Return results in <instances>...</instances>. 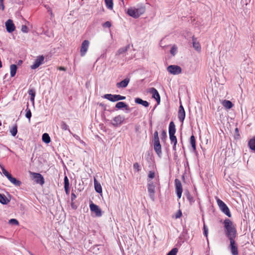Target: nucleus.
I'll use <instances>...</instances> for the list:
<instances>
[{
  "label": "nucleus",
  "instance_id": "40",
  "mask_svg": "<svg viewBox=\"0 0 255 255\" xmlns=\"http://www.w3.org/2000/svg\"><path fill=\"white\" fill-rule=\"evenodd\" d=\"M177 48L175 45H173V46H172V47L170 50V52L171 54L173 56H175V55L177 53Z\"/></svg>",
  "mask_w": 255,
  "mask_h": 255
},
{
  "label": "nucleus",
  "instance_id": "5",
  "mask_svg": "<svg viewBox=\"0 0 255 255\" xmlns=\"http://www.w3.org/2000/svg\"><path fill=\"white\" fill-rule=\"evenodd\" d=\"M147 191L149 194V196L150 199L154 201L155 199V184L150 180L148 181L147 184Z\"/></svg>",
  "mask_w": 255,
  "mask_h": 255
},
{
  "label": "nucleus",
  "instance_id": "24",
  "mask_svg": "<svg viewBox=\"0 0 255 255\" xmlns=\"http://www.w3.org/2000/svg\"><path fill=\"white\" fill-rule=\"evenodd\" d=\"M176 132L175 125L173 121L170 122L169 125V135L175 134Z\"/></svg>",
  "mask_w": 255,
  "mask_h": 255
},
{
  "label": "nucleus",
  "instance_id": "14",
  "mask_svg": "<svg viewBox=\"0 0 255 255\" xmlns=\"http://www.w3.org/2000/svg\"><path fill=\"white\" fill-rule=\"evenodd\" d=\"M44 59V57L43 55L37 57L33 64L32 65H31V69H35L37 68H38L40 65H41L43 63Z\"/></svg>",
  "mask_w": 255,
  "mask_h": 255
},
{
  "label": "nucleus",
  "instance_id": "34",
  "mask_svg": "<svg viewBox=\"0 0 255 255\" xmlns=\"http://www.w3.org/2000/svg\"><path fill=\"white\" fill-rule=\"evenodd\" d=\"M105 2L107 7L109 9H112L113 8V0H105Z\"/></svg>",
  "mask_w": 255,
  "mask_h": 255
},
{
  "label": "nucleus",
  "instance_id": "51",
  "mask_svg": "<svg viewBox=\"0 0 255 255\" xmlns=\"http://www.w3.org/2000/svg\"><path fill=\"white\" fill-rule=\"evenodd\" d=\"M3 0H0V9H2V10H4V9Z\"/></svg>",
  "mask_w": 255,
  "mask_h": 255
},
{
  "label": "nucleus",
  "instance_id": "29",
  "mask_svg": "<svg viewBox=\"0 0 255 255\" xmlns=\"http://www.w3.org/2000/svg\"><path fill=\"white\" fill-rule=\"evenodd\" d=\"M248 145L250 149L255 152V136L249 141Z\"/></svg>",
  "mask_w": 255,
  "mask_h": 255
},
{
  "label": "nucleus",
  "instance_id": "52",
  "mask_svg": "<svg viewBox=\"0 0 255 255\" xmlns=\"http://www.w3.org/2000/svg\"><path fill=\"white\" fill-rule=\"evenodd\" d=\"M71 198V201H73L76 198V195L73 192H72Z\"/></svg>",
  "mask_w": 255,
  "mask_h": 255
},
{
  "label": "nucleus",
  "instance_id": "59",
  "mask_svg": "<svg viewBox=\"0 0 255 255\" xmlns=\"http://www.w3.org/2000/svg\"><path fill=\"white\" fill-rule=\"evenodd\" d=\"M173 147H172L173 150L174 151H176V144H177V143H173Z\"/></svg>",
  "mask_w": 255,
  "mask_h": 255
},
{
  "label": "nucleus",
  "instance_id": "32",
  "mask_svg": "<svg viewBox=\"0 0 255 255\" xmlns=\"http://www.w3.org/2000/svg\"><path fill=\"white\" fill-rule=\"evenodd\" d=\"M224 107L228 109L232 108L233 106V103L228 100H224L223 102Z\"/></svg>",
  "mask_w": 255,
  "mask_h": 255
},
{
  "label": "nucleus",
  "instance_id": "20",
  "mask_svg": "<svg viewBox=\"0 0 255 255\" xmlns=\"http://www.w3.org/2000/svg\"><path fill=\"white\" fill-rule=\"evenodd\" d=\"M192 41H193V46L194 49L198 52L201 51V47L200 43L197 41V38L194 37V36H192Z\"/></svg>",
  "mask_w": 255,
  "mask_h": 255
},
{
  "label": "nucleus",
  "instance_id": "11",
  "mask_svg": "<svg viewBox=\"0 0 255 255\" xmlns=\"http://www.w3.org/2000/svg\"><path fill=\"white\" fill-rule=\"evenodd\" d=\"M175 185L176 194L179 199L181 197L183 189L181 181L178 179H175Z\"/></svg>",
  "mask_w": 255,
  "mask_h": 255
},
{
  "label": "nucleus",
  "instance_id": "3",
  "mask_svg": "<svg viewBox=\"0 0 255 255\" xmlns=\"http://www.w3.org/2000/svg\"><path fill=\"white\" fill-rule=\"evenodd\" d=\"M153 141L154 150H155L157 154L160 156L162 153L161 146L159 142L158 133L157 131L156 130L154 132L153 134Z\"/></svg>",
  "mask_w": 255,
  "mask_h": 255
},
{
  "label": "nucleus",
  "instance_id": "21",
  "mask_svg": "<svg viewBox=\"0 0 255 255\" xmlns=\"http://www.w3.org/2000/svg\"><path fill=\"white\" fill-rule=\"evenodd\" d=\"M135 103L140 104L144 106V107H148L149 106V103L146 101H143L139 98H136L134 100Z\"/></svg>",
  "mask_w": 255,
  "mask_h": 255
},
{
  "label": "nucleus",
  "instance_id": "26",
  "mask_svg": "<svg viewBox=\"0 0 255 255\" xmlns=\"http://www.w3.org/2000/svg\"><path fill=\"white\" fill-rule=\"evenodd\" d=\"M190 142L193 149V152H195L196 151V140L193 134H192L190 137Z\"/></svg>",
  "mask_w": 255,
  "mask_h": 255
},
{
  "label": "nucleus",
  "instance_id": "38",
  "mask_svg": "<svg viewBox=\"0 0 255 255\" xmlns=\"http://www.w3.org/2000/svg\"><path fill=\"white\" fill-rule=\"evenodd\" d=\"M169 135V138H170V141H171V143L172 144V143H177V138L176 137V136L175 135V134H171V135Z\"/></svg>",
  "mask_w": 255,
  "mask_h": 255
},
{
  "label": "nucleus",
  "instance_id": "63",
  "mask_svg": "<svg viewBox=\"0 0 255 255\" xmlns=\"http://www.w3.org/2000/svg\"><path fill=\"white\" fill-rule=\"evenodd\" d=\"M29 254H30V255H34L33 253H32L31 252H30Z\"/></svg>",
  "mask_w": 255,
  "mask_h": 255
},
{
  "label": "nucleus",
  "instance_id": "6",
  "mask_svg": "<svg viewBox=\"0 0 255 255\" xmlns=\"http://www.w3.org/2000/svg\"><path fill=\"white\" fill-rule=\"evenodd\" d=\"M104 98L111 102H116L120 100H124L126 98L125 96H123L120 95H112L111 94H105L104 96Z\"/></svg>",
  "mask_w": 255,
  "mask_h": 255
},
{
  "label": "nucleus",
  "instance_id": "50",
  "mask_svg": "<svg viewBox=\"0 0 255 255\" xmlns=\"http://www.w3.org/2000/svg\"><path fill=\"white\" fill-rule=\"evenodd\" d=\"M182 216V212L180 210H179L175 214V218H179Z\"/></svg>",
  "mask_w": 255,
  "mask_h": 255
},
{
  "label": "nucleus",
  "instance_id": "10",
  "mask_svg": "<svg viewBox=\"0 0 255 255\" xmlns=\"http://www.w3.org/2000/svg\"><path fill=\"white\" fill-rule=\"evenodd\" d=\"M90 42L88 40H84L81 44L80 48V55L81 56H84L89 48Z\"/></svg>",
  "mask_w": 255,
  "mask_h": 255
},
{
  "label": "nucleus",
  "instance_id": "44",
  "mask_svg": "<svg viewBox=\"0 0 255 255\" xmlns=\"http://www.w3.org/2000/svg\"><path fill=\"white\" fill-rule=\"evenodd\" d=\"M240 137L239 130L238 128H236L235 129V135L234 138L236 139H239Z\"/></svg>",
  "mask_w": 255,
  "mask_h": 255
},
{
  "label": "nucleus",
  "instance_id": "1",
  "mask_svg": "<svg viewBox=\"0 0 255 255\" xmlns=\"http://www.w3.org/2000/svg\"><path fill=\"white\" fill-rule=\"evenodd\" d=\"M224 233L229 240L235 239L237 236L236 225L229 219L226 218L223 222Z\"/></svg>",
  "mask_w": 255,
  "mask_h": 255
},
{
  "label": "nucleus",
  "instance_id": "16",
  "mask_svg": "<svg viewBox=\"0 0 255 255\" xmlns=\"http://www.w3.org/2000/svg\"><path fill=\"white\" fill-rule=\"evenodd\" d=\"M5 26L6 31L9 33H11L14 31L15 29V25L11 19H8L5 22Z\"/></svg>",
  "mask_w": 255,
  "mask_h": 255
},
{
  "label": "nucleus",
  "instance_id": "7",
  "mask_svg": "<svg viewBox=\"0 0 255 255\" xmlns=\"http://www.w3.org/2000/svg\"><path fill=\"white\" fill-rule=\"evenodd\" d=\"M167 70L173 75H178L181 73L182 71L181 68L180 66L175 65L168 66L167 68Z\"/></svg>",
  "mask_w": 255,
  "mask_h": 255
},
{
  "label": "nucleus",
  "instance_id": "54",
  "mask_svg": "<svg viewBox=\"0 0 255 255\" xmlns=\"http://www.w3.org/2000/svg\"><path fill=\"white\" fill-rule=\"evenodd\" d=\"M47 11L49 13V14L51 15V16H53V14L52 12V9L50 7H47Z\"/></svg>",
  "mask_w": 255,
  "mask_h": 255
},
{
  "label": "nucleus",
  "instance_id": "57",
  "mask_svg": "<svg viewBox=\"0 0 255 255\" xmlns=\"http://www.w3.org/2000/svg\"><path fill=\"white\" fill-rule=\"evenodd\" d=\"M34 99L35 97H30V100L33 105H34Z\"/></svg>",
  "mask_w": 255,
  "mask_h": 255
},
{
  "label": "nucleus",
  "instance_id": "13",
  "mask_svg": "<svg viewBox=\"0 0 255 255\" xmlns=\"http://www.w3.org/2000/svg\"><path fill=\"white\" fill-rule=\"evenodd\" d=\"M31 174L32 175L33 178L34 179L35 182L36 183L39 184L41 185L44 184V179L41 174L35 172H31Z\"/></svg>",
  "mask_w": 255,
  "mask_h": 255
},
{
  "label": "nucleus",
  "instance_id": "41",
  "mask_svg": "<svg viewBox=\"0 0 255 255\" xmlns=\"http://www.w3.org/2000/svg\"><path fill=\"white\" fill-rule=\"evenodd\" d=\"M178 252V249L176 248L172 249L166 255H176Z\"/></svg>",
  "mask_w": 255,
  "mask_h": 255
},
{
  "label": "nucleus",
  "instance_id": "30",
  "mask_svg": "<svg viewBox=\"0 0 255 255\" xmlns=\"http://www.w3.org/2000/svg\"><path fill=\"white\" fill-rule=\"evenodd\" d=\"M60 128L63 130H68L69 133H71V130L69 128V126L64 121H61L60 123Z\"/></svg>",
  "mask_w": 255,
  "mask_h": 255
},
{
  "label": "nucleus",
  "instance_id": "28",
  "mask_svg": "<svg viewBox=\"0 0 255 255\" xmlns=\"http://www.w3.org/2000/svg\"><path fill=\"white\" fill-rule=\"evenodd\" d=\"M17 67L15 64H11L10 66V76L11 77H14L16 73Z\"/></svg>",
  "mask_w": 255,
  "mask_h": 255
},
{
  "label": "nucleus",
  "instance_id": "27",
  "mask_svg": "<svg viewBox=\"0 0 255 255\" xmlns=\"http://www.w3.org/2000/svg\"><path fill=\"white\" fill-rule=\"evenodd\" d=\"M9 200L3 194H0V203L3 205H6L9 202Z\"/></svg>",
  "mask_w": 255,
  "mask_h": 255
},
{
  "label": "nucleus",
  "instance_id": "64",
  "mask_svg": "<svg viewBox=\"0 0 255 255\" xmlns=\"http://www.w3.org/2000/svg\"><path fill=\"white\" fill-rule=\"evenodd\" d=\"M22 62V60H19V63H21Z\"/></svg>",
  "mask_w": 255,
  "mask_h": 255
},
{
  "label": "nucleus",
  "instance_id": "8",
  "mask_svg": "<svg viewBox=\"0 0 255 255\" xmlns=\"http://www.w3.org/2000/svg\"><path fill=\"white\" fill-rule=\"evenodd\" d=\"M90 208L91 212L95 213L96 217H100L102 216V212L100 208L92 202L90 204Z\"/></svg>",
  "mask_w": 255,
  "mask_h": 255
},
{
  "label": "nucleus",
  "instance_id": "23",
  "mask_svg": "<svg viewBox=\"0 0 255 255\" xmlns=\"http://www.w3.org/2000/svg\"><path fill=\"white\" fill-rule=\"evenodd\" d=\"M7 179L11 183L13 184L16 186H20L21 184V182L20 180H18L15 178L13 177L11 175Z\"/></svg>",
  "mask_w": 255,
  "mask_h": 255
},
{
  "label": "nucleus",
  "instance_id": "12",
  "mask_svg": "<svg viewBox=\"0 0 255 255\" xmlns=\"http://www.w3.org/2000/svg\"><path fill=\"white\" fill-rule=\"evenodd\" d=\"M125 121V117L124 116L118 115L114 118L112 125L115 127H118L121 125Z\"/></svg>",
  "mask_w": 255,
  "mask_h": 255
},
{
  "label": "nucleus",
  "instance_id": "22",
  "mask_svg": "<svg viewBox=\"0 0 255 255\" xmlns=\"http://www.w3.org/2000/svg\"><path fill=\"white\" fill-rule=\"evenodd\" d=\"M94 183L96 192L98 193H101L102 192V188L100 183L95 178H94Z\"/></svg>",
  "mask_w": 255,
  "mask_h": 255
},
{
  "label": "nucleus",
  "instance_id": "60",
  "mask_svg": "<svg viewBox=\"0 0 255 255\" xmlns=\"http://www.w3.org/2000/svg\"><path fill=\"white\" fill-rule=\"evenodd\" d=\"M208 231H205L204 232V236L206 237L207 239H208Z\"/></svg>",
  "mask_w": 255,
  "mask_h": 255
},
{
  "label": "nucleus",
  "instance_id": "15",
  "mask_svg": "<svg viewBox=\"0 0 255 255\" xmlns=\"http://www.w3.org/2000/svg\"><path fill=\"white\" fill-rule=\"evenodd\" d=\"M149 92L152 94V97L156 101L157 103L159 104L160 102V97L157 90L154 88H151L149 90Z\"/></svg>",
  "mask_w": 255,
  "mask_h": 255
},
{
  "label": "nucleus",
  "instance_id": "25",
  "mask_svg": "<svg viewBox=\"0 0 255 255\" xmlns=\"http://www.w3.org/2000/svg\"><path fill=\"white\" fill-rule=\"evenodd\" d=\"M184 195H185L187 199L189 202V203L190 205H192L194 202L195 200L194 199L193 197L191 196L190 192L188 191H185L184 192Z\"/></svg>",
  "mask_w": 255,
  "mask_h": 255
},
{
  "label": "nucleus",
  "instance_id": "36",
  "mask_svg": "<svg viewBox=\"0 0 255 255\" xmlns=\"http://www.w3.org/2000/svg\"><path fill=\"white\" fill-rule=\"evenodd\" d=\"M10 132L13 136H15L16 135L17 133V127L16 125L12 127V128L10 130Z\"/></svg>",
  "mask_w": 255,
  "mask_h": 255
},
{
  "label": "nucleus",
  "instance_id": "17",
  "mask_svg": "<svg viewBox=\"0 0 255 255\" xmlns=\"http://www.w3.org/2000/svg\"><path fill=\"white\" fill-rule=\"evenodd\" d=\"M185 118V112L183 107L180 105L178 112V118L179 121L183 123Z\"/></svg>",
  "mask_w": 255,
  "mask_h": 255
},
{
  "label": "nucleus",
  "instance_id": "37",
  "mask_svg": "<svg viewBox=\"0 0 255 255\" xmlns=\"http://www.w3.org/2000/svg\"><path fill=\"white\" fill-rule=\"evenodd\" d=\"M0 167L3 175L8 178L11 175V174L9 173L3 166H0Z\"/></svg>",
  "mask_w": 255,
  "mask_h": 255
},
{
  "label": "nucleus",
  "instance_id": "18",
  "mask_svg": "<svg viewBox=\"0 0 255 255\" xmlns=\"http://www.w3.org/2000/svg\"><path fill=\"white\" fill-rule=\"evenodd\" d=\"M129 78H126V79L122 80L120 82L117 83L116 86L118 88H125L127 87L129 82Z\"/></svg>",
  "mask_w": 255,
  "mask_h": 255
},
{
  "label": "nucleus",
  "instance_id": "35",
  "mask_svg": "<svg viewBox=\"0 0 255 255\" xmlns=\"http://www.w3.org/2000/svg\"><path fill=\"white\" fill-rule=\"evenodd\" d=\"M129 44H128L124 47L120 48L118 50L119 54H122L127 52L128 49L129 48Z\"/></svg>",
  "mask_w": 255,
  "mask_h": 255
},
{
  "label": "nucleus",
  "instance_id": "61",
  "mask_svg": "<svg viewBox=\"0 0 255 255\" xmlns=\"http://www.w3.org/2000/svg\"><path fill=\"white\" fill-rule=\"evenodd\" d=\"M251 0H246V4H247L248 2H250Z\"/></svg>",
  "mask_w": 255,
  "mask_h": 255
},
{
  "label": "nucleus",
  "instance_id": "48",
  "mask_svg": "<svg viewBox=\"0 0 255 255\" xmlns=\"http://www.w3.org/2000/svg\"><path fill=\"white\" fill-rule=\"evenodd\" d=\"M103 26L104 27L110 28L111 26V23L107 21L103 24Z\"/></svg>",
  "mask_w": 255,
  "mask_h": 255
},
{
  "label": "nucleus",
  "instance_id": "46",
  "mask_svg": "<svg viewBox=\"0 0 255 255\" xmlns=\"http://www.w3.org/2000/svg\"><path fill=\"white\" fill-rule=\"evenodd\" d=\"M148 177L150 179H153L155 177V172L153 171H149Z\"/></svg>",
  "mask_w": 255,
  "mask_h": 255
},
{
  "label": "nucleus",
  "instance_id": "43",
  "mask_svg": "<svg viewBox=\"0 0 255 255\" xmlns=\"http://www.w3.org/2000/svg\"><path fill=\"white\" fill-rule=\"evenodd\" d=\"M133 167L134 170L136 172H138L141 170L140 165L137 162H135L133 164Z\"/></svg>",
  "mask_w": 255,
  "mask_h": 255
},
{
  "label": "nucleus",
  "instance_id": "4",
  "mask_svg": "<svg viewBox=\"0 0 255 255\" xmlns=\"http://www.w3.org/2000/svg\"><path fill=\"white\" fill-rule=\"evenodd\" d=\"M217 204L220 210L228 217H231L232 215L227 205L221 200H217Z\"/></svg>",
  "mask_w": 255,
  "mask_h": 255
},
{
  "label": "nucleus",
  "instance_id": "33",
  "mask_svg": "<svg viewBox=\"0 0 255 255\" xmlns=\"http://www.w3.org/2000/svg\"><path fill=\"white\" fill-rule=\"evenodd\" d=\"M42 139L43 141L46 143H49L51 141L50 137L47 133L43 134Z\"/></svg>",
  "mask_w": 255,
  "mask_h": 255
},
{
  "label": "nucleus",
  "instance_id": "56",
  "mask_svg": "<svg viewBox=\"0 0 255 255\" xmlns=\"http://www.w3.org/2000/svg\"><path fill=\"white\" fill-rule=\"evenodd\" d=\"M203 231H204V232L208 231V228L205 224H204V225H203Z\"/></svg>",
  "mask_w": 255,
  "mask_h": 255
},
{
  "label": "nucleus",
  "instance_id": "31",
  "mask_svg": "<svg viewBox=\"0 0 255 255\" xmlns=\"http://www.w3.org/2000/svg\"><path fill=\"white\" fill-rule=\"evenodd\" d=\"M25 112H26L25 117L30 121V118H31V116H32V114H31V111H30V109L29 108L28 103H27L26 109L25 110Z\"/></svg>",
  "mask_w": 255,
  "mask_h": 255
},
{
  "label": "nucleus",
  "instance_id": "62",
  "mask_svg": "<svg viewBox=\"0 0 255 255\" xmlns=\"http://www.w3.org/2000/svg\"><path fill=\"white\" fill-rule=\"evenodd\" d=\"M2 67V62L1 61V60H0V68H1Z\"/></svg>",
  "mask_w": 255,
  "mask_h": 255
},
{
  "label": "nucleus",
  "instance_id": "55",
  "mask_svg": "<svg viewBox=\"0 0 255 255\" xmlns=\"http://www.w3.org/2000/svg\"><path fill=\"white\" fill-rule=\"evenodd\" d=\"M65 191L66 194H69V186H64Z\"/></svg>",
  "mask_w": 255,
  "mask_h": 255
},
{
  "label": "nucleus",
  "instance_id": "53",
  "mask_svg": "<svg viewBox=\"0 0 255 255\" xmlns=\"http://www.w3.org/2000/svg\"><path fill=\"white\" fill-rule=\"evenodd\" d=\"M71 206L72 209L76 210L77 208V206L75 204L73 201H71Z\"/></svg>",
  "mask_w": 255,
  "mask_h": 255
},
{
  "label": "nucleus",
  "instance_id": "19",
  "mask_svg": "<svg viewBox=\"0 0 255 255\" xmlns=\"http://www.w3.org/2000/svg\"><path fill=\"white\" fill-rule=\"evenodd\" d=\"M115 108L118 110H120L123 108H125L126 110H129L128 105L123 102H119L117 103L115 106Z\"/></svg>",
  "mask_w": 255,
  "mask_h": 255
},
{
  "label": "nucleus",
  "instance_id": "42",
  "mask_svg": "<svg viewBox=\"0 0 255 255\" xmlns=\"http://www.w3.org/2000/svg\"><path fill=\"white\" fill-rule=\"evenodd\" d=\"M8 223L10 225H18L19 222L15 219H11L9 220Z\"/></svg>",
  "mask_w": 255,
  "mask_h": 255
},
{
  "label": "nucleus",
  "instance_id": "39",
  "mask_svg": "<svg viewBox=\"0 0 255 255\" xmlns=\"http://www.w3.org/2000/svg\"><path fill=\"white\" fill-rule=\"evenodd\" d=\"M28 94L30 97H35L36 95L35 90L34 88L30 89L28 91Z\"/></svg>",
  "mask_w": 255,
  "mask_h": 255
},
{
  "label": "nucleus",
  "instance_id": "47",
  "mask_svg": "<svg viewBox=\"0 0 255 255\" xmlns=\"http://www.w3.org/2000/svg\"><path fill=\"white\" fill-rule=\"evenodd\" d=\"M64 186H69V181L67 176H65L64 179Z\"/></svg>",
  "mask_w": 255,
  "mask_h": 255
},
{
  "label": "nucleus",
  "instance_id": "58",
  "mask_svg": "<svg viewBox=\"0 0 255 255\" xmlns=\"http://www.w3.org/2000/svg\"><path fill=\"white\" fill-rule=\"evenodd\" d=\"M58 70H60V71H66V68L64 67H58Z\"/></svg>",
  "mask_w": 255,
  "mask_h": 255
},
{
  "label": "nucleus",
  "instance_id": "9",
  "mask_svg": "<svg viewBox=\"0 0 255 255\" xmlns=\"http://www.w3.org/2000/svg\"><path fill=\"white\" fill-rule=\"evenodd\" d=\"M229 248L232 255H238V245L236 243L235 239L230 240Z\"/></svg>",
  "mask_w": 255,
  "mask_h": 255
},
{
  "label": "nucleus",
  "instance_id": "2",
  "mask_svg": "<svg viewBox=\"0 0 255 255\" xmlns=\"http://www.w3.org/2000/svg\"><path fill=\"white\" fill-rule=\"evenodd\" d=\"M145 8L144 6H140L137 8L132 7L128 8L127 13L131 17L137 18L144 13Z\"/></svg>",
  "mask_w": 255,
  "mask_h": 255
},
{
  "label": "nucleus",
  "instance_id": "45",
  "mask_svg": "<svg viewBox=\"0 0 255 255\" xmlns=\"http://www.w3.org/2000/svg\"><path fill=\"white\" fill-rule=\"evenodd\" d=\"M166 138H167L166 132L165 130H163L162 131V132L161 134V139L162 140L164 141L166 139Z\"/></svg>",
  "mask_w": 255,
  "mask_h": 255
},
{
  "label": "nucleus",
  "instance_id": "49",
  "mask_svg": "<svg viewBox=\"0 0 255 255\" xmlns=\"http://www.w3.org/2000/svg\"><path fill=\"white\" fill-rule=\"evenodd\" d=\"M21 31L24 33H27L28 32V27L25 25H22Z\"/></svg>",
  "mask_w": 255,
  "mask_h": 255
}]
</instances>
